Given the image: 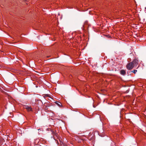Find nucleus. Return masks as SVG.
<instances>
[{"mask_svg": "<svg viewBox=\"0 0 146 146\" xmlns=\"http://www.w3.org/2000/svg\"><path fill=\"white\" fill-rule=\"evenodd\" d=\"M138 64V60L137 59H134L132 62L129 63L127 66V68L131 70L134 67L136 66Z\"/></svg>", "mask_w": 146, "mask_h": 146, "instance_id": "f257e3e1", "label": "nucleus"}, {"mask_svg": "<svg viewBox=\"0 0 146 146\" xmlns=\"http://www.w3.org/2000/svg\"><path fill=\"white\" fill-rule=\"evenodd\" d=\"M52 132V134L53 135V137L54 136H56L57 138L58 137V132L54 129H52L51 130Z\"/></svg>", "mask_w": 146, "mask_h": 146, "instance_id": "f03ea898", "label": "nucleus"}, {"mask_svg": "<svg viewBox=\"0 0 146 146\" xmlns=\"http://www.w3.org/2000/svg\"><path fill=\"white\" fill-rule=\"evenodd\" d=\"M120 73L121 74L124 75L125 74L126 72L124 70H121L120 71Z\"/></svg>", "mask_w": 146, "mask_h": 146, "instance_id": "7ed1b4c3", "label": "nucleus"}, {"mask_svg": "<svg viewBox=\"0 0 146 146\" xmlns=\"http://www.w3.org/2000/svg\"><path fill=\"white\" fill-rule=\"evenodd\" d=\"M56 104L59 106L60 107L62 106V104L61 103L59 102H55Z\"/></svg>", "mask_w": 146, "mask_h": 146, "instance_id": "20e7f679", "label": "nucleus"}, {"mask_svg": "<svg viewBox=\"0 0 146 146\" xmlns=\"http://www.w3.org/2000/svg\"><path fill=\"white\" fill-rule=\"evenodd\" d=\"M28 111H31L32 110V108L31 107L29 106L28 108V110H27Z\"/></svg>", "mask_w": 146, "mask_h": 146, "instance_id": "39448f33", "label": "nucleus"}, {"mask_svg": "<svg viewBox=\"0 0 146 146\" xmlns=\"http://www.w3.org/2000/svg\"><path fill=\"white\" fill-rule=\"evenodd\" d=\"M111 146H115V143L113 142H112L111 144Z\"/></svg>", "mask_w": 146, "mask_h": 146, "instance_id": "423d86ee", "label": "nucleus"}, {"mask_svg": "<svg viewBox=\"0 0 146 146\" xmlns=\"http://www.w3.org/2000/svg\"><path fill=\"white\" fill-rule=\"evenodd\" d=\"M29 106H25V108L27 110H28V108H29Z\"/></svg>", "mask_w": 146, "mask_h": 146, "instance_id": "0eeeda50", "label": "nucleus"}, {"mask_svg": "<svg viewBox=\"0 0 146 146\" xmlns=\"http://www.w3.org/2000/svg\"><path fill=\"white\" fill-rule=\"evenodd\" d=\"M137 72V70H134L133 71V72L134 74H135Z\"/></svg>", "mask_w": 146, "mask_h": 146, "instance_id": "6e6552de", "label": "nucleus"}]
</instances>
